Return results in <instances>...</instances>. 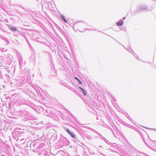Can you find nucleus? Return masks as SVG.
Instances as JSON below:
<instances>
[{
	"mask_svg": "<svg viewBox=\"0 0 156 156\" xmlns=\"http://www.w3.org/2000/svg\"><path fill=\"white\" fill-rule=\"evenodd\" d=\"M18 105L21 106L23 105H26L30 106L33 109L35 110L36 109V105L30 101L28 99H23L21 100L20 101L17 103Z\"/></svg>",
	"mask_w": 156,
	"mask_h": 156,
	"instance_id": "obj_1",
	"label": "nucleus"
},
{
	"mask_svg": "<svg viewBox=\"0 0 156 156\" xmlns=\"http://www.w3.org/2000/svg\"><path fill=\"white\" fill-rule=\"evenodd\" d=\"M149 10L147 7L145 5H141L138 7L137 9L138 12H143L148 11Z\"/></svg>",
	"mask_w": 156,
	"mask_h": 156,
	"instance_id": "obj_2",
	"label": "nucleus"
},
{
	"mask_svg": "<svg viewBox=\"0 0 156 156\" xmlns=\"http://www.w3.org/2000/svg\"><path fill=\"white\" fill-rule=\"evenodd\" d=\"M40 145L38 141H34L30 144V147L31 149H36Z\"/></svg>",
	"mask_w": 156,
	"mask_h": 156,
	"instance_id": "obj_3",
	"label": "nucleus"
},
{
	"mask_svg": "<svg viewBox=\"0 0 156 156\" xmlns=\"http://www.w3.org/2000/svg\"><path fill=\"white\" fill-rule=\"evenodd\" d=\"M59 141L61 143L64 145H67L69 144V141L67 138L62 136L60 137Z\"/></svg>",
	"mask_w": 156,
	"mask_h": 156,
	"instance_id": "obj_4",
	"label": "nucleus"
},
{
	"mask_svg": "<svg viewBox=\"0 0 156 156\" xmlns=\"http://www.w3.org/2000/svg\"><path fill=\"white\" fill-rule=\"evenodd\" d=\"M114 144L108 148V150L112 152L117 153L118 151L116 150H118L119 147L115 144Z\"/></svg>",
	"mask_w": 156,
	"mask_h": 156,
	"instance_id": "obj_5",
	"label": "nucleus"
},
{
	"mask_svg": "<svg viewBox=\"0 0 156 156\" xmlns=\"http://www.w3.org/2000/svg\"><path fill=\"white\" fill-rule=\"evenodd\" d=\"M27 111L24 110L20 111L17 113V115L20 117H25Z\"/></svg>",
	"mask_w": 156,
	"mask_h": 156,
	"instance_id": "obj_6",
	"label": "nucleus"
},
{
	"mask_svg": "<svg viewBox=\"0 0 156 156\" xmlns=\"http://www.w3.org/2000/svg\"><path fill=\"white\" fill-rule=\"evenodd\" d=\"M25 118L28 120H33L34 119L32 114L28 111H27Z\"/></svg>",
	"mask_w": 156,
	"mask_h": 156,
	"instance_id": "obj_7",
	"label": "nucleus"
},
{
	"mask_svg": "<svg viewBox=\"0 0 156 156\" xmlns=\"http://www.w3.org/2000/svg\"><path fill=\"white\" fill-rule=\"evenodd\" d=\"M19 62L20 69L22 70L23 69V67L25 66L26 63L25 61L23 62V58L21 57L19 58Z\"/></svg>",
	"mask_w": 156,
	"mask_h": 156,
	"instance_id": "obj_8",
	"label": "nucleus"
},
{
	"mask_svg": "<svg viewBox=\"0 0 156 156\" xmlns=\"http://www.w3.org/2000/svg\"><path fill=\"white\" fill-rule=\"evenodd\" d=\"M155 142H156V141ZM146 144L150 149L156 152V144L154 143L153 142H152L151 143V147L148 145H147V144Z\"/></svg>",
	"mask_w": 156,
	"mask_h": 156,
	"instance_id": "obj_9",
	"label": "nucleus"
},
{
	"mask_svg": "<svg viewBox=\"0 0 156 156\" xmlns=\"http://www.w3.org/2000/svg\"><path fill=\"white\" fill-rule=\"evenodd\" d=\"M23 84L22 81L21 80L18 81L16 83V86L18 88L22 89V88L23 87Z\"/></svg>",
	"mask_w": 156,
	"mask_h": 156,
	"instance_id": "obj_10",
	"label": "nucleus"
},
{
	"mask_svg": "<svg viewBox=\"0 0 156 156\" xmlns=\"http://www.w3.org/2000/svg\"><path fill=\"white\" fill-rule=\"evenodd\" d=\"M7 27L12 32H15L16 31L17 32L18 29L16 27H12V26H11L8 24H6Z\"/></svg>",
	"mask_w": 156,
	"mask_h": 156,
	"instance_id": "obj_11",
	"label": "nucleus"
},
{
	"mask_svg": "<svg viewBox=\"0 0 156 156\" xmlns=\"http://www.w3.org/2000/svg\"><path fill=\"white\" fill-rule=\"evenodd\" d=\"M0 38L2 40L5 41V42H6V45H8L9 44L10 42L9 41V40L6 37L3 36H1Z\"/></svg>",
	"mask_w": 156,
	"mask_h": 156,
	"instance_id": "obj_12",
	"label": "nucleus"
},
{
	"mask_svg": "<svg viewBox=\"0 0 156 156\" xmlns=\"http://www.w3.org/2000/svg\"><path fill=\"white\" fill-rule=\"evenodd\" d=\"M12 134L13 137H14V138L15 139H16L17 137H18L20 136V134L19 133L18 131L15 132V131H13Z\"/></svg>",
	"mask_w": 156,
	"mask_h": 156,
	"instance_id": "obj_13",
	"label": "nucleus"
},
{
	"mask_svg": "<svg viewBox=\"0 0 156 156\" xmlns=\"http://www.w3.org/2000/svg\"><path fill=\"white\" fill-rule=\"evenodd\" d=\"M64 129L68 133L71 137L74 136V135L75 134L73 132L71 131L68 129L64 127Z\"/></svg>",
	"mask_w": 156,
	"mask_h": 156,
	"instance_id": "obj_14",
	"label": "nucleus"
},
{
	"mask_svg": "<svg viewBox=\"0 0 156 156\" xmlns=\"http://www.w3.org/2000/svg\"><path fill=\"white\" fill-rule=\"evenodd\" d=\"M40 37V35L37 33H35L33 34V38L36 41H38Z\"/></svg>",
	"mask_w": 156,
	"mask_h": 156,
	"instance_id": "obj_15",
	"label": "nucleus"
},
{
	"mask_svg": "<svg viewBox=\"0 0 156 156\" xmlns=\"http://www.w3.org/2000/svg\"><path fill=\"white\" fill-rule=\"evenodd\" d=\"M74 136L72 137L74 139V141L75 142L77 143L78 142H79L80 141V140L76 136V135L75 134L74 135Z\"/></svg>",
	"mask_w": 156,
	"mask_h": 156,
	"instance_id": "obj_16",
	"label": "nucleus"
},
{
	"mask_svg": "<svg viewBox=\"0 0 156 156\" xmlns=\"http://www.w3.org/2000/svg\"><path fill=\"white\" fill-rule=\"evenodd\" d=\"M123 23V21L122 20H120L119 22H116V24L117 25L119 26H120L122 25Z\"/></svg>",
	"mask_w": 156,
	"mask_h": 156,
	"instance_id": "obj_17",
	"label": "nucleus"
},
{
	"mask_svg": "<svg viewBox=\"0 0 156 156\" xmlns=\"http://www.w3.org/2000/svg\"><path fill=\"white\" fill-rule=\"evenodd\" d=\"M24 92L25 94H30L31 93V90L27 89V87L24 90Z\"/></svg>",
	"mask_w": 156,
	"mask_h": 156,
	"instance_id": "obj_18",
	"label": "nucleus"
},
{
	"mask_svg": "<svg viewBox=\"0 0 156 156\" xmlns=\"http://www.w3.org/2000/svg\"><path fill=\"white\" fill-rule=\"evenodd\" d=\"M52 137L53 138L54 140H56L57 138V132L56 131H54V133L52 136Z\"/></svg>",
	"mask_w": 156,
	"mask_h": 156,
	"instance_id": "obj_19",
	"label": "nucleus"
},
{
	"mask_svg": "<svg viewBox=\"0 0 156 156\" xmlns=\"http://www.w3.org/2000/svg\"><path fill=\"white\" fill-rule=\"evenodd\" d=\"M79 88L82 91V93L84 95H86L87 92L84 89L80 87H79Z\"/></svg>",
	"mask_w": 156,
	"mask_h": 156,
	"instance_id": "obj_20",
	"label": "nucleus"
},
{
	"mask_svg": "<svg viewBox=\"0 0 156 156\" xmlns=\"http://www.w3.org/2000/svg\"><path fill=\"white\" fill-rule=\"evenodd\" d=\"M27 139L26 140H25V139L23 138L20 140L19 141V143L20 144H24L25 142Z\"/></svg>",
	"mask_w": 156,
	"mask_h": 156,
	"instance_id": "obj_21",
	"label": "nucleus"
},
{
	"mask_svg": "<svg viewBox=\"0 0 156 156\" xmlns=\"http://www.w3.org/2000/svg\"><path fill=\"white\" fill-rule=\"evenodd\" d=\"M90 99L92 102H91V101H90V102L88 101L87 104L90 106H91L92 105H94V101H93L92 98H90Z\"/></svg>",
	"mask_w": 156,
	"mask_h": 156,
	"instance_id": "obj_22",
	"label": "nucleus"
},
{
	"mask_svg": "<svg viewBox=\"0 0 156 156\" xmlns=\"http://www.w3.org/2000/svg\"><path fill=\"white\" fill-rule=\"evenodd\" d=\"M60 17L61 18L62 20L63 21H64L66 23H67V21L66 20V19H65V17L63 15H62L60 16Z\"/></svg>",
	"mask_w": 156,
	"mask_h": 156,
	"instance_id": "obj_23",
	"label": "nucleus"
},
{
	"mask_svg": "<svg viewBox=\"0 0 156 156\" xmlns=\"http://www.w3.org/2000/svg\"><path fill=\"white\" fill-rule=\"evenodd\" d=\"M17 32L19 33V34L23 36V37H25V34L22 32L21 31H20L19 30H17Z\"/></svg>",
	"mask_w": 156,
	"mask_h": 156,
	"instance_id": "obj_24",
	"label": "nucleus"
},
{
	"mask_svg": "<svg viewBox=\"0 0 156 156\" xmlns=\"http://www.w3.org/2000/svg\"><path fill=\"white\" fill-rule=\"evenodd\" d=\"M85 136L89 140H92V137L90 135L87 134H84Z\"/></svg>",
	"mask_w": 156,
	"mask_h": 156,
	"instance_id": "obj_25",
	"label": "nucleus"
},
{
	"mask_svg": "<svg viewBox=\"0 0 156 156\" xmlns=\"http://www.w3.org/2000/svg\"><path fill=\"white\" fill-rule=\"evenodd\" d=\"M68 88L69 89L73 91L76 94H77V93L78 92L75 90L74 89H73V87H68Z\"/></svg>",
	"mask_w": 156,
	"mask_h": 156,
	"instance_id": "obj_26",
	"label": "nucleus"
},
{
	"mask_svg": "<svg viewBox=\"0 0 156 156\" xmlns=\"http://www.w3.org/2000/svg\"><path fill=\"white\" fill-rule=\"evenodd\" d=\"M127 118L131 122H133V124H134V122H133V119L129 115H128Z\"/></svg>",
	"mask_w": 156,
	"mask_h": 156,
	"instance_id": "obj_27",
	"label": "nucleus"
},
{
	"mask_svg": "<svg viewBox=\"0 0 156 156\" xmlns=\"http://www.w3.org/2000/svg\"><path fill=\"white\" fill-rule=\"evenodd\" d=\"M111 129V131H112V132L114 136L117 138V136H116V134L115 133H116V132L115 131H113V130L112 129Z\"/></svg>",
	"mask_w": 156,
	"mask_h": 156,
	"instance_id": "obj_28",
	"label": "nucleus"
},
{
	"mask_svg": "<svg viewBox=\"0 0 156 156\" xmlns=\"http://www.w3.org/2000/svg\"><path fill=\"white\" fill-rule=\"evenodd\" d=\"M86 128L88 129L91 130L93 132L95 133H96V131L95 130L92 129V128H91L90 127H87V126H86L85 127Z\"/></svg>",
	"mask_w": 156,
	"mask_h": 156,
	"instance_id": "obj_29",
	"label": "nucleus"
},
{
	"mask_svg": "<svg viewBox=\"0 0 156 156\" xmlns=\"http://www.w3.org/2000/svg\"><path fill=\"white\" fill-rule=\"evenodd\" d=\"M75 79L76 80H77V81L78 82L79 84H81L82 83V82L77 77H75Z\"/></svg>",
	"mask_w": 156,
	"mask_h": 156,
	"instance_id": "obj_30",
	"label": "nucleus"
},
{
	"mask_svg": "<svg viewBox=\"0 0 156 156\" xmlns=\"http://www.w3.org/2000/svg\"><path fill=\"white\" fill-rule=\"evenodd\" d=\"M24 10L26 12H29L30 11V10L29 9H27L26 8H24Z\"/></svg>",
	"mask_w": 156,
	"mask_h": 156,
	"instance_id": "obj_31",
	"label": "nucleus"
},
{
	"mask_svg": "<svg viewBox=\"0 0 156 156\" xmlns=\"http://www.w3.org/2000/svg\"><path fill=\"white\" fill-rule=\"evenodd\" d=\"M0 50L2 52L5 51L7 50V49H5V48H1Z\"/></svg>",
	"mask_w": 156,
	"mask_h": 156,
	"instance_id": "obj_32",
	"label": "nucleus"
},
{
	"mask_svg": "<svg viewBox=\"0 0 156 156\" xmlns=\"http://www.w3.org/2000/svg\"><path fill=\"white\" fill-rule=\"evenodd\" d=\"M100 139L101 140H103L104 141L106 140V138L104 137L102 135H101V137H100Z\"/></svg>",
	"mask_w": 156,
	"mask_h": 156,
	"instance_id": "obj_33",
	"label": "nucleus"
},
{
	"mask_svg": "<svg viewBox=\"0 0 156 156\" xmlns=\"http://www.w3.org/2000/svg\"><path fill=\"white\" fill-rule=\"evenodd\" d=\"M105 142L108 144H111V143L108 141L107 139H106Z\"/></svg>",
	"mask_w": 156,
	"mask_h": 156,
	"instance_id": "obj_34",
	"label": "nucleus"
},
{
	"mask_svg": "<svg viewBox=\"0 0 156 156\" xmlns=\"http://www.w3.org/2000/svg\"><path fill=\"white\" fill-rule=\"evenodd\" d=\"M90 30V31H92V30L94 31V30H95V28H91V29L87 28L85 30Z\"/></svg>",
	"mask_w": 156,
	"mask_h": 156,
	"instance_id": "obj_35",
	"label": "nucleus"
},
{
	"mask_svg": "<svg viewBox=\"0 0 156 156\" xmlns=\"http://www.w3.org/2000/svg\"><path fill=\"white\" fill-rule=\"evenodd\" d=\"M80 22V21H76V22H75L74 23V24H73V28H74V26H75V25H76V24L77 23H79V22Z\"/></svg>",
	"mask_w": 156,
	"mask_h": 156,
	"instance_id": "obj_36",
	"label": "nucleus"
},
{
	"mask_svg": "<svg viewBox=\"0 0 156 156\" xmlns=\"http://www.w3.org/2000/svg\"><path fill=\"white\" fill-rule=\"evenodd\" d=\"M96 133L98 135H99L100 138L101 137V135L100 134V133L99 132H98L97 131H96Z\"/></svg>",
	"mask_w": 156,
	"mask_h": 156,
	"instance_id": "obj_37",
	"label": "nucleus"
},
{
	"mask_svg": "<svg viewBox=\"0 0 156 156\" xmlns=\"http://www.w3.org/2000/svg\"><path fill=\"white\" fill-rule=\"evenodd\" d=\"M144 128H146V129H150L151 130H156V129H151V128H148V127H144Z\"/></svg>",
	"mask_w": 156,
	"mask_h": 156,
	"instance_id": "obj_38",
	"label": "nucleus"
},
{
	"mask_svg": "<svg viewBox=\"0 0 156 156\" xmlns=\"http://www.w3.org/2000/svg\"><path fill=\"white\" fill-rule=\"evenodd\" d=\"M0 156H8L5 155L1 153H0Z\"/></svg>",
	"mask_w": 156,
	"mask_h": 156,
	"instance_id": "obj_39",
	"label": "nucleus"
},
{
	"mask_svg": "<svg viewBox=\"0 0 156 156\" xmlns=\"http://www.w3.org/2000/svg\"><path fill=\"white\" fill-rule=\"evenodd\" d=\"M20 7L21 8L23 9V10L24 9V8H25V7H23L22 6H20Z\"/></svg>",
	"mask_w": 156,
	"mask_h": 156,
	"instance_id": "obj_40",
	"label": "nucleus"
},
{
	"mask_svg": "<svg viewBox=\"0 0 156 156\" xmlns=\"http://www.w3.org/2000/svg\"><path fill=\"white\" fill-rule=\"evenodd\" d=\"M5 22H6V23H8V20H7V19H5Z\"/></svg>",
	"mask_w": 156,
	"mask_h": 156,
	"instance_id": "obj_41",
	"label": "nucleus"
},
{
	"mask_svg": "<svg viewBox=\"0 0 156 156\" xmlns=\"http://www.w3.org/2000/svg\"><path fill=\"white\" fill-rule=\"evenodd\" d=\"M32 56L33 57V58L32 60H33V59H35V56L34 55H33Z\"/></svg>",
	"mask_w": 156,
	"mask_h": 156,
	"instance_id": "obj_42",
	"label": "nucleus"
},
{
	"mask_svg": "<svg viewBox=\"0 0 156 156\" xmlns=\"http://www.w3.org/2000/svg\"><path fill=\"white\" fill-rule=\"evenodd\" d=\"M106 127H107L108 129H109L110 127V126L108 125L106 126Z\"/></svg>",
	"mask_w": 156,
	"mask_h": 156,
	"instance_id": "obj_43",
	"label": "nucleus"
},
{
	"mask_svg": "<svg viewBox=\"0 0 156 156\" xmlns=\"http://www.w3.org/2000/svg\"><path fill=\"white\" fill-rule=\"evenodd\" d=\"M27 132L29 133H30V134L31 133V132L30 131H27Z\"/></svg>",
	"mask_w": 156,
	"mask_h": 156,
	"instance_id": "obj_44",
	"label": "nucleus"
},
{
	"mask_svg": "<svg viewBox=\"0 0 156 156\" xmlns=\"http://www.w3.org/2000/svg\"><path fill=\"white\" fill-rule=\"evenodd\" d=\"M126 19V17H124L123 18V20H125V19Z\"/></svg>",
	"mask_w": 156,
	"mask_h": 156,
	"instance_id": "obj_45",
	"label": "nucleus"
},
{
	"mask_svg": "<svg viewBox=\"0 0 156 156\" xmlns=\"http://www.w3.org/2000/svg\"><path fill=\"white\" fill-rule=\"evenodd\" d=\"M101 147V148H102V146H99V147Z\"/></svg>",
	"mask_w": 156,
	"mask_h": 156,
	"instance_id": "obj_46",
	"label": "nucleus"
},
{
	"mask_svg": "<svg viewBox=\"0 0 156 156\" xmlns=\"http://www.w3.org/2000/svg\"><path fill=\"white\" fill-rule=\"evenodd\" d=\"M0 28L1 29V30L2 31H4V32H5V31L4 30H2V29H1V28L0 27Z\"/></svg>",
	"mask_w": 156,
	"mask_h": 156,
	"instance_id": "obj_47",
	"label": "nucleus"
},
{
	"mask_svg": "<svg viewBox=\"0 0 156 156\" xmlns=\"http://www.w3.org/2000/svg\"><path fill=\"white\" fill-rule=\"evenodd\" d=\"M33 150V152H35V150H34V149H32Z\"/></svg>",
	"mask_w": 156,
	"mask_h": 156,
	"instance_id": "obj_48",
	"label": "nucleus"
},
{
	"mask_svg": "<svg viewBox=\"0 0 156 156\" xmlns=\"http://www.w3.org/2000/svg\"><path fill=\"white\" fill-rule=\"evenodd\" d=\"M14 35L15 36H17L16 35V34H14Z\"/></svg>",
	"mask_w": 156,
	"mask_h": 156,
	"instance_id": "obj_49",
	"label": "nucleus"
},
{
	"mask_svg": "<svg viewBox=\"0 0 156 156\" xmlns=\"http://www.w3.org/2000/svg\"><path fill=\"white\" fill-rule=\"evenodd\" d=\"M18 140H19V139H17V141H18Z\"/></svg>",
	"mask_w": 156,
	"mask_h": 156,
	"instance_id": "obj_50",
	"label": "nucleus"
},
{
	"mask_svg": "<svg viewBox=\"0 0 156 156\" xmlns=\"http://www.w3.org/2000/svg\"><path fill=\"white\" fill-rule=\"evenodd\" d=\"M28 139H30V137H28Z\"/></svg>",
	"mask_w": 156,
	"mask_h": 156,
	"instance_id": "obj_51",
	"label": "nucleus"
},
{
	"mask_svg": "<svg viewBox=\"0 0 156 156\" xmlns=\"http://www.w3.org/2000/svg\"><path fill=\"white\" fill-rule=\"evenodd\" d=\"M137 58V59H138V57H137V58Z\"/></svg>",
	"mask_w": 156,
	"mask_h": 156,
	"instance_id": "obj_52",
	"label": "nucleus"
},
{
	"mask_svg": "<svg viewBox=\"0 0 156 156\" xmlns=\"http://www.w3.org/2000/svg\"><path fill=\"white\" fill-rule=\"evenodd\" d=\"M137 58V59H138V57H137V58Z\"/></svg>",
	"mask_w": 156,
	"mask_h": 156,
	"instance_id": "obj_53",
	"label": "nucleus"
}]
</instances>
